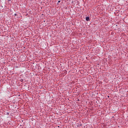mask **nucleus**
Masks as SVG:
<instances>
[{
  "label": "nucleus",
  "instance_id": "obj_1",
  "mask_svg": "<svg viewBox=\"0 0 128 128\" xmlns=\"http://www.w3.org/2000/svg\"><path fill=\"white\" fill-rule=\"evenodd\" d=\"M86 20L87 22H90V17L86 16Z\"/></svg>",
  "mask_w": 128,
  "mask_h": 128
},
{
  "label": "nucleus",
  "instance_id": "obj_2",
  "mask_svg": "<svg viewBox=\"0 0 128 128\" xmlns=\"http://www.w3.org/2000/svg\"><path fill=\"white\" fill-rule=\"evenodd\" d=\"M58 2H60V0L58 1Z\"/></svg>",
  "mask_w": 128,
  "mask_h": 128
},
{
  "label": "nucleus",
  "instance_id": "obj_3",
  "mask_svg": "<svg viewBox=\"0 0 128 128\" xmlns=\"http://www.w3.org/2000/svg\"><path fill=\"white\" fill-rule=\"evenodd\" d=\"M9 0V1H10V0Z\"/></svg>",
  "mask_w": 128,
  "mask_h": 128
}]
</instances>
